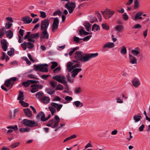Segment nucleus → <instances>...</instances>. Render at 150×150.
Instances as JSON below:
<instances>
[{"mask_svg": "<svg viewBox=\"0 0 150 150\" xmlns=\"http://www.w3.org/2000/svg\"><path fill=\"white\" fill-rule=\"evenodd\" d=\"M39 33H38L35 34H31L30 36L31 38H33L37 39L39 37Z\"/></svg>", "mask_w": 150, "mask_h": 150, "instance_id": "nucleus-44", "label": "nucleus"}, {"mask_svg": "<svg viewBox=\"0 0 150 150\" xmlns=\"http://www.w3.org/2000/svg\"><path fill=\"white\" fill-rule=\"evenodd\" d=\"M40 17L43 18H45L46 17V15L45 12L42 11H40Z\"/></svg>", "mask_w": 150, "mask_h": 150, "instance_id": "nucleus-49", "label": "nucleus"}, {"mask_svg": "<svg viewBox=\"0 0 150 150\" xmlns=\"http://www.w3.org/2000/svg\"><path fill=\"white\" fill-rule=\"evenodd\" d=\"M47 64H40V67L39 70L41 72H47L48 71L47 69L44 67L45 66H47Z\"/></svg>", "mask_w": 150, "mask_h": 150, "instance_id": "nucleus-18", "label": "nucleus"}, {"mask_svg": "<svg viewBox=\"0 0 150 150\" xmlns=\"http://www.w3.org/2000/svg\"><path fill=\"white\" fill-rule=\"evenodd\" d=\"M23 59L26 62L27 64H28V65H30L31 64V62L26 57H23Z\"/></svg>", "mask_w": 150, "mask_h": 150, "instance_id": "nucleus-53", "label": "nucleus"}, {"mask_svg": "<svg viewBox=\"0 0 150 150\" xmlns=\"http://www.w3.org/2000/svg\"><path fill=\"white\" fill-rule=\"evenodd\" d=\"M74 105L77 107H82L83 106V103L79 101H76L73 102Z\"/></svg>", "mask_w": 150, "mask_h": 150, "instance_id": "nucleus-31", "label": "nucleus"}, {"mask_svg": "<svg viewBox=\"0 0 150 150\" xmlns=\"http://www.w3.org/2000/svg\"><path fill=\"white\" fill-rule=\"evenodd\" d=\"M20 144L19 142H16L11 145V147L12 148H14L18 146Z\"/></svg>", "mask_w": 150, "mask_h": 150, "instance_id": "nucleus-57", "label": "nucleus"}, {"mask_svg": "<svg viewBox=\"0 0 150 150\" xmlns=\"http://www.w3.org/2000/svg\"><path fill=\"white\" fill-rule=\"evenodd\" d=\"M60 70L61 67H58L54 69L53 72L54 73H57Z\"/></svg>", "mask_w": 150, "mask_h": 150, "instance_id": "nucleus-62", "label": "nucleus"}, {"mask_svg": "<svg viewBox=\"0 0 150 150\" xmlns=\"http://www.w3.org/2000/svg\"><path fill=\"white\" fill-rule=\"evenodd\" d=\"M57 81L52 80L51 81L50 83V85L53 88H54L57 85Z\"/></svg>", "mask_w": 150, "mask_h": 150, "instance_id": "nucleus-38", "label": "nucleus"}, {"mask_svg": "<svg viewBox=\"0 0 150 150\" xmlns=\"http://www.w3.org/2000/svg\"><path fill=\"white\" fill-rule=\"evenodd\" d=\"M133 85L136 88L140 84L139 79L137 78H134L132 80Z\"/></svg>", "mask_w": 150, "mask_h": 150, "instance_id": "nucleus-14", "label": "nucleus"}, {"mask_svg": "<svg viewBox=\"0 0 150 150\" xmlns=\"http://www.w3.org/2000/svg\"><path fill=\"white\" fill-rule=\"evenodd\" d=\"M19 100H24L23 92L20 91L19 92V94L17 98Z\"/></svg>", "mask_w": 150, "mask_h": 150, "instance_id": "nucleus-33", "label": "nucleus"}, {"mask_svg": "<svg viewBox=\"0 0 150 150\" xmlns=\"http://www.w3.org/2000/svg\"><path fill=\"white\" fill-rule=\"evenodd\" d=\"M91 35H88L84 37L83 38H81L80 39L81 40H83L84 41H87L89 40L91 38Z\"/></svg>", "mask_w": 150, "mask_h": 150, "instance_id": "nucleus-55", "label": "nucleus"}, {"mask_svg": "<svg viewBox=\"0 0 150 150\" xmlns=\"http://www.w3.org/2000/svg\"><path fill=\"white\" fill-rule=\"evenodd\" d=\"M64 88L62 85L60 84H59L56 88L55 89L56 90H63Z\"/></svg>", "mask_w": 150, "mask_h": 150, "instance_id": "nucleus-48", "label": "nucleus"}, {"mask_svg": "<svg viewBox=\"0 0 150 150\" xmlns=\"http://www.w3.org/2000/svg\"><path fill=\"white\" fill-rule=\"evenodd\" d=\"M52 78L57 81L63 84L64 85L67 86V82L66 81V79L64 76L57 75L53 76Z\"/></svg>", "mask_w": 150, "mask_h": 150, "instance_id": "nucleus-4", "label": "nucleus"}, {"mask_svg": "<svg viewBox=\"0 0 150 150\" xmlns=\"http://www.w3.org/2000/svg\"><path fill=\"white\" fill-rule=\"evenodd\" d=\"M43 95V93L42 91H39L36 94V97L38 99H40L42 97Z\"/></svg>", "mask_w": 150, "mask_h": 150, "instance_id": "nucleus-37", "label": "nucleus"}, {"mask_svg": "<svg viewBox=\"0 0 150 150\" xmlns=\"http://www.w3.org/2000/svg\"><path fill=\"white\" fill-rule=\"evenodd\" d=\"M103 28L105 30H108L109 29V25L107 23H103L102 24Z\"/></svg>", "mask_w": 150, "mask_h": 150, "instance_id": "nucleus-42", "label": "nucleus"}, {"mask_svg": "<svg viewBox=\"0 0 150 150\" xmlns=\"http://www.w3.org/2000/svg\"><path fill=\"white\" fill-rule=\"evenodd\" d=\"M7 129H12L15 131H16L18 130L17 126L16 125L14 126H8L7 127Z\"/></svg>", "mask_w": 150, "mask_h": 150, "instance_id": "nucleus-47", "label": "nucleus"}, {"mask_svg": "<svg viewBox=\"0 0 150 150\" xmlns=\"http://www.w3.org/2000/svg\"><path fill=\"white\" fill-rule=\"evenodd\" d=\"M78 49V47H76L75 48H71L70 50L69 54L70 56H71L72 54L75 52V51Z\"/></svg>", "mask_w": 150, "mask_h": 150, "instance_id": "nucleus-36", "label": "nucleus"}, {"mask_svg": "<svg viewBox=\"0 0 150 150\" xmlns=\"http://www.w3.org/2000/svg\"><path fill=\"white\" fill-rule=\"evenodd\" d=\"M66 8L68 9L69 12L71 13H72L75 7V4L74 2H70L66 4L65 5Z\"/></svg>", "mask_w": 150, "mask_h": 150, "instance_id": "nucleus-8", "label": "nucleus"}, {"mask_svg": "<svg viewBox=\"0 0 150 150\" xmlns=\"http://www.w3.org/2000/svg\"><path fill=\"white\" fill-rule=\"evenodd\" d=\"M45 115L42 112H40L37 115L36 117L37 119H40L43 122L45 121Z\"/></svg>", "mask_w": 150, "mask_h": 150, "instance_id": "nucleus-11", "label": "nucleus"}, {"mask_svg": "<svg viewBox=\"0 0 150 150\" xmlns=\"http://www.w3.org/2000/svg\"><path fill=\"white\" fill-rule=\"evenodd\" d=\"M41 34L40 39H48L49 38V34L47 30H43Z\"/></svg>", "mask_w": 150, "mask_h": 150, "instance_id": "nucleus-10", "label": "nucleus"}, {"mask_svg": "<svg viewBox=\"0 0 150 150\" xmlns=\"http://www.w3.org/2000/svg\"><path fill=\"white\" fill-rule=\"evenodd\" d=\"M67 79L68 81L69 82H72L73 81V79L71 78V76L69 75V74H68L67 76Z\"/></svg>", "mask_w": 150, "mask_h": 150, "instance_id": "nucleus-60", "label": "nucleus"}, {"mask_svg": "<svg viewBox=\"0 0 150 150\" xmlns=\"http://www.w3.org/2000/svg\"><path fill=\"white\" fill-rule=\"evenodd\" d=\"M129 56L130 63L132 64H137V60L136 58L131 54H129Z\"/></svg>", "mask_w": 150, "mask_h": 150, "instance_id": "nucleus-20", "label": "nucleus"}, {"mask_svg": "<svg viewBox=\"0 0 150 150\" xmlns=\"http://www.w3.org/2000/svg\"><path fill=\"white\" fill-rule=\"evenodd\" d=\"M45 91L47 93L50 95H52L55 92L54 90L50 88H46L45 90Z\"/></svg>", "mask_w": 150, "mask_h": 150, "instance_id": "nucleus-39", "label": "nucleus"}, {"mask_svg": "<svg viewBox=\"0 0 150 150\" xmlns=\"http://www.w3.org/2000/svg\"><path fill=\"white\" fill-rule=\"evenodd\" d=\"M51 64H52V65L51 66V69H54L56 67H57L58 65L57 63L55 62H51Z\"/></svg>", "mask_w": 150, "mask_h": 150, "instance_id": "nucleus-54", "label": "nucleus"}, {"mask_svg": "<svg viewBox=\"0 0 150 150\" xmlns=\"http://www.w3.org/2000/svg\"><path fill=\"white\" fill-rule=\"evenodd\" d=\"M6 35L8 38L10 39L13 37V33L11 30H9L6 32Z\"/></svg>", "mask_w": 150, "mask_h": 150, "instance_id": "nucleus-27", "label": "nucleus"}, {"mask_svg": "<svg viewBox=\"0 0 150 150\" xmlns=\"http://www.w3.org/2000/svg\"><path fill=\"white\" fill-rule=\"evenodd\" d=\"M115 46L114 44L112 42H108L105 44L103 47V50H104L105 48H111Z\"/></svg>", "mask_w": 150, "mask_h": 150, "instance_id": "nucleus-15", "label": "nucleus"}, {"mask_svg": "<svg viewBox=\"0 0 150 150\" xmlns=\"http://www.w3.org/2000/svg\"><path fill=\"white\" fill-rule=\"evenodd\" d=\"M21 46L24 50H25L27 48L32 49L34 47V44L30 42H24L21 44Z\"/></svg>", "mask_w": 150, "mask_h": 150, "instance_id": "nucleus-6", "label": "nucleus"}, {"mask_svg": "<svg viewBox=\"0 0 150 150\" xmlns=\"http://www.w3.org/2000/svg\"><path fill=\"white\" fill-rule=\"evenodd\" d=\"M84 26H85L86 30L88 31H90L91 30L90 28L91 25L89 23H86L84 24Z\"/></svg>", "mask_w": 150, "mask_h": 150, "instance_id": "nucleus-35", "label": "nucleus"}, {"mask_svg": "<svg viewBox=\"0 0 150 150\" xmlns=\"http://www.w3.org/2000/svg\"><path fill=\"white\" fill-rule=\"evenodd\" d=\"M41 101L45 104H47L50 101V98L48 96H44L40 98Z\"/></svg>", "mask_w": 150, "mask_h": 150, "instance_id": "nucleus-16", "label": "nucleus"}, {"mask_svg": "<svg viewBox=\"0 0 150 150\" xmlns=\"http://www.w3.org/2000/svg\"><path fill=\"white\" fill-rule=\"evenodd\" d=\"M12 25V23L10 22L9 21H7L6 24L5 26V28L6 29H9L10 28Z\"/></svg>", "mask_w": 150, "mask_h": 150, "instance_id": "nucleus-45", "label": "nucleus"}, {"mask_svg": "<svg viewBox=\"0 0 150 150\" xmlns=\"http://www.w3.org/2000/svg\"><path fill=\"white\" fill-rule=\"evenodd\" d=\"M82 69L81 68H76L73 70L72 74L71 75V76L73 78H74L75 76L78 73L81 71Z\"/></svg>", "mask_w": 150, "mask_h": 150, "instance_id": "nucleus-23", "label": "nucleus"}, {"mask_svg": "<svg viewBox=\"0 0 150 150\" xmlns=\"http://www.w3.org/2000/svg\"><path fill=\"white\" fill-rule=\"evenodd\" d=\"M1 44L2 48L4 51H6L8 48L7 42L5 40H2L1 41Z\"/></svg>", "mask_w": 150, "mask_h": 150, "instance_id": "nucleus-17", "label": "nucleus"}, {"mask_svg": "<svg viewBox=\"0 0 150 150\" xmlns=\"http://www.w3.org/2000/svg\"><path fill=\"white\" fill-rule=\"evenodd\" d=\"M22 21L26 23H30L32 21V19L30 17L26 16L22 18Z\"/></svg>", "mask_w": 150, "mask_h": 150, "instance_id": "nucleus-19", "label": "nucleus"}, {"mask_svg": "<svg viewBox=\"0 0 150 150\" xmlns=\"http://www.w3.org/2000/svg\"><path fill=\"white\" fill-rule=\"evenodd\" d=\"M74 62H76V63L72 65L73 70L75 69V68L81 67V65L80 62L76 60L74 61Z\"/></svg>", "mask_w": 150, "mask_h": 150, "instance_id": "nucleus-32", "label": "nucleus"}, {"mask_svg": "<svg viewBox=\"0 0 150 150\" xmlns=\"http://www.w3.org/2000/svg\"><path fill=\"white\" fill-rule=\"evenodd\" d=\"M49 24V20L48 19H45L42 21L41 23V30H47Z\"/></svg>", "mask_w": 150, "mask_h": 150, "instance_id": "nucleus-5", "label": "nucleus"}, {"mask_svg": "<svg viewBox=\"0 0 150 150\" xmlns=\"http://www.w3.org/2000/svg\"><path fill=\"white\" fill-rule=\"evenodd\" d=\"M13 84V83L12 82L10 81V80L8 79L5 81L4 83V85L7 87L11 88L12 87Z\"/></svg>", "mask_w": 150, "mask_h": 150, "instance_id": "nucleus-25", "label": "nucleus"}, {"mask_svg": "<svg viewBox=\"0 0 150 150\" xmlns=\"http://www.w3.org/2000/svg\"><path fill=\"white\" fill-rule=\"evenodd\" d=\"M60 121L59 117L57 115H56L54 118L49 121L46 125L47 126L54 128L57 127Z\"/></svg>", "mask_w": 150, "mask_h": 150, "instance_id": "nucleus-2", "label": "nucleus"}, {"mask_svg": "<svg viewBox=\"0 0 150 150\" xmlns=\"http://www.w3.org/2000/svg\"><path fill=\"white\" fill-rule=\"evenodd\" d=\"M139 7V3L138 0H134V7L137 8Z\"/></svg>", "mask_w": 150, "mask_h": 150, "instance_id": "nucleus-52", "label": "nucleus"}, {"mask_svg": "<svg viewBox=\"0 0 150 150\" xmlns=\"http://www.w3.org/2000/svg\"><path fill=\"white\" fill-rule=\"evenodd\" d=\"M82 92V90L80 87L76 88L75 89L74 93L76 94L80 93Z\"/></svg>", "mask_w": 150, "mask_h": 150, "instance_id": "nucleus-41", "label": "nucleus"}, {"mask_svg": "<svg viewBox=\"0 0 150 150\" xmlns=\"http://www.w3.org/2000/svg\"><path fill=\"white\" fill-rule=\"evenodd\" d=\"M107 13H108V14L109 15V16L108 17V18H110L113 15L114 13H115V11H112L110 9H107Z\"/></svg>", "mask_w": 150, "mask_h": 150, "instance_id": "nucleus-34", "label": "nucleus"}, {"mask_svg": "<svg viewBox=\"0 0 150 150\" xmlns=\"http://www.w3.org/2000/svg\"><path fill=\"white\" fill-rule=\"evenodd\" d=\"M73 64L71 62H69L67 64V68L69 72H71L73 70L72 65Z\"/></svg>", "mask_w": 150, "mask_h": 150, "instance_id": "nucleus-28", "label": "nucleus"}, {"mask_svg": "<svg viewBox=\"0 0 150 150\" xmlns=\"http://www.w3.org/2000/svg\"><path fill=\"white\" fill-rule=\"evenodd\" d=\"M14 49L13 48H11V50L7 52L8 54L10 56H11L12 54L14 52Z\"/></svg>", "mask_w": 150, "mask_h": 150, "instance_id": "nucleus-61", "label": "nucleus"}, {"mask_svg": "<svg viewBox=\"0 0 150 150\" xmlns=\"http://www.w3.org/2000/svg\"><path fill=\"white\" fill-rule=\"evenodd\" d=\"M115 30L117 33H121L124 30L123 26L122 24L117 25L115 28Z\"/></svg>", "mask_w": 150, "mask_h": 150, "instance_id": "nucleus-13", "label": "nucleus"}, {"mask_svg": "<svg viewBox=\"0 0 150 150\" xmlns=\"http://www.w3.org/2000/svg\"><path fill=\"white\" fill-rule=\"evenodd\" d=\"M25 115L28 117H31L32 114L31 111L29 108L24 109L23 110Z\"/></svg>", "mask_w": 150, "mask_h": 150, "instance_id": "nucleus-22", "label": "nucleus"}, {"mask_svg": "<svg viewBox=\"0 0 150 150\" xmlns=\"http://www.w3.org/2000/svg\"><path fill=\"white\" fill-rule=\"evenodd\" d=\"M51 105L56 108L57 111H59L60 110L63 106L62 104H59L57 103L53 102L51 103Z\"/></svg>", "mask_w": 150, "mask_h": 150, "instance_id": "nucleus-21", "label": "nucleus"}, {"mask_svg": "<svg viewBox=\"0 0 150 150\" xmlns=\"http://www.w3.org/2000/svg\"><path fill=\"white\" fill-rule=\"evenodd\" d=\"M33 67L34 68V69L36 71H38V70H39V67H40V64L38 65H36V64H34L33 65Z\"/></svg>", "mask_w": 150, "mask_h": 150, "instance_id": "nucleus-64", "label": "nucleus"}, {"mask_svg": "<svg viewBox=\"0 0 150 150\" xmlns=\"http://www.w3.org/2000/svg\"><path fill=\"white\" fill-rule=\"evenodd\" d=\"M143 14V12L142 11H140L137 13L135 16L134 18H132L134 21H137L139 20H141L143 18L141 16Z\"/></svg>", "mask_w": 150, "mask_h": 150, "instance_id": "nucleus-12", "label": "nucleus"}, {"mask_svg": "<svg viewBox=\"0 0 150 150\" xmlns=\"http://www.w3.org/2000/svg\"><path fill=\"white\" fill-rule=\"evenodd\" d=\"M100 28L99 26L96 24H94L93 26L92 29V31L96 32V31L100 30Z\"/></svg>", "mask_w": 150, "mask_h": 150, "instance_id": "nucleus-30", "label": "nucleus"}, {"mask_svg": "<svg viewBox=\"0 0 150 150\" xmlns=\"http://www.w3.org/2000/svg\"><path fill=\"white\" fill-rule=\"evenodd\" d=\"M19 103L23 107H27L29 106V104L25 102L23 100L19 101Z\"/></svg>", "mask_w": 150, "mask_h": 150, "instance_id": "nucleus-40", "label": "nucleus"}, {"mask_svg": "<svg viewBox=\"0 0 150 150\" xmlns=\"http://www.w3.org/2000/svg\"><path fill=\"white\" fill-rule=\"evenodd\" d=\"M32 89L30 91L32 93H34L38 91L39 89H41L43 88V86L39 84H33L30 86Z\"/></svg>", "mask_w": 150, "mask_h": 150, "instance_id": "nucleus-9", "label": "nucleus"}, {"mask_svg": "<svg viewBox=\"0 0 150 150\" xmlns=\"http://www.w3.org/2000/svg\"><path fill=\"white\" fill-rule=\"evenodd\" d=\"M54 19L53 23L52 25V30L53 32H54L57 29L59 26V21L57 17L53 18Z\"/></svg>", "mask_w": 150, "mask_h": 150, "instance_id": "nucleus-7", "label": "nucleus"}, {"mask_svg": "<svg viewBox=\"0 0 150 150\" xmlns=\"http://www.w3.org/2000/svg\"><path fill=\"white\" fill-rule=\"evenodd\" d=\"M142 118L140 113H138L137 115H135L133 117V119L135 122H137L140 121Z\"/></svg>", "mask_w": 150, "mask_h": 150, "instance_id": "nucleus-26", "label": "nucleus"}, {"mask_svg": "<svg viewBox=\"0 0 150 150\" xmlns=\"http://www.w3.org/2000/svg\"><path fill=\"white\" fill-rule=\"evenodd\" d=\"M19 130L21 132L23 133L28 132L30 130V128L29 127L22 128H20Z\"/></svg>", "mask_w": 150, "mask_h": 150, "instance_id": "nucleus-29", "label": "nucleus"}, {"mask_svg": "<svg viewBox=\"0 0 150 150\" xmlns=\"http://www.w3.org/2000/svg\"><path fill=\"white\" fill-rule=\"evenodd\" d=\"M98 55V53L85 54L81 51H76L75 53V58L77 60L81 62H87L91 58H95Z\"/></svg>", "mask_w": 150, "mask_h": 150, "instance_id": "nucleus-1", "label": "nucleus"}, {"mask_svg": "<svg viewBox=\"0 0 150 150\" xmlns=\"http://www.w3.org/2000/svg\"><path fill=\"white\" fill-rule=\"evenodd\" d=\"M49 108L51 112L52 115H53L54 113L56 111L55 108L53 107V106H50L49 107Z\"/></svg>", "mask_w": 150, "mask_h": 150, "instance_id": "nucleus-46", "label": "nucleus"}, {"mask_svg": "<svg viewBox=\"0 0 150 150\" xmlns=\"http://www.w3.org/2000/svg\"><path fill=\"white\" fill-rule=\"evenodd\" d=\"M22 123L25 125L31 127L37 126L38 125V123L35 121L27 119L23 120L22 121Z\"/></svg>", "mask_w": 150, "mask_h": 150, "instance_id": "nucleus-3", "label": "nucleus"}, {"mask_svg": "<svg viewBox=\"0 0 150 150\" xmlns=\"http://www.w3.org/2000/svg\"><path fill=\"white\" fill-rule=\"evenodd\" d=\"M141 28V25L139 24H136L134 25L132 27V28L134 29H140Z\"/></svg>", "mask_w": 150, "mask_h": 150, "instance_id": "nucleus-56", "label": "nucleus"}, {"mask_svg": "<svg viewBox=\"0 0 150 150\" xmlns=\"http://www.w3.org/2000/svg\"><path fill=\"white\" fill-rule=\"evenodd\" d=\"M97 20L96 17H91L90 22L91 23H93L95 21H97Z\"/></svg>", "mask_w": 150, "mask_h": 150, "instance_id": "nucleus-51", "label": "nucleus"}, {"mask_svg": "<svg viewBox=\"0 0 150 150\" xmlns=\"http://www.w3.org/2000/svg\"><path fill=\"white\" fill-rule=\"evenodd\" d=\"M131 52L134 56H137L140 52V49L138 47L135 48L134 50H132Z\"/></svg>", "mask_w": 150, "mask_h": 150, "instance_id": "nucleus-24", "label": "nucleus"}, {"mask_svg": "<svg viewBox=\"0 0 150 150\" xmlns=\"http://www.w3.org/2000/svg\"><path fill=\"white\" fill-rule=\"evenodd\" d=\"M61 13L59 10H58L56 11H55L53 14V16H55L57 15H60Z\"/></svg>", "mask_w": 150, "mask_h": 150, "instance_id": "nucleus-63", "label": "nucleus"}, {"mask_svg": "<svg viewBox=\"0 0 150 150\" xmlns=\"http://www.w3.org/2000/svg\"><path fill=\"white\" fill-rule=\"evenodd\" d=\"M65 100L67 101H69L72 100L73 98L69 96H66L64 98Z\"/></svg>", "mask_w": 150, "mask_h": 150, "instance_id": "nucleus-58", "label": "nucleus"}, {"mask_svg": "<svg viewBox=\"0 0 150 150\" xmlns=\"http://www.w3.org/2000/svg\"><path fill=\"white\" fill-rule=\"evenodd\" d=\"M22 84L24 86L28 87L29 86L30 82H29V80H28L27 81L23 82Z\"/></svg>", "mask_w": 150, "mask_h": 150, "instance_id": "nucleus-50", "label": "nucleus"}, {"mask_svg": "<svg viewBox=\"0 0 150 150\" xmlns=\"http://www.w3.org/2000/svg\"><path fill=\"white\" fill-rule=\"evenodd\" d=\"M120 53L123 54H125L127 53V49L125 46H122V49L120 51Z\"/></svg>", "mask_w": 150, "mask_h": 150, "instance_id": "nucleus-43", "label": "nucleus"}, {"mask_svg": "<svg viewBox=\"0 0 150 150\" xmlns=\"http://www.w3.org/2000/svg\"><path fill=\"white\" fill-rule=\"evenodd\" d=\"M128 16L126 13H124L123 16V18L124 20H127L128 19Z\"/></svg>", "mask_w": 150, "mask_h": 150, "instance_id": "nucleus-59", "label": "nucleus"}]
</instances>
